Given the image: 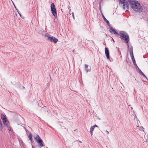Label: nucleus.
Returning a JSON list of instances; mask_svg holds the SVG:
<instances>
[{
    "instance_id": "31",
    "label": "nucleus",
    "mask_w": 148,
    "mask_h": 148,
    "mask_svg": "<svg viewBox=\"0 0 148 148\" xmlns=\"http://www.w3.org/2000/svg\"><path fill=\"white\" fill-rule=\"evenodd\" d=\"M120 52V54H121V53H120V52Z\"/></svg>"
},
{
    "instance_id": "26",
    "label": "nucleus",
    "mask_w": 148,
    "mask_h": 148,
    "mask_svg": "<svg viewBox=\"0 0 148 148\" xmlns=\"http://www.w3.org/2000/svg\"><path fill=\"white\" fill-rule=\"evenodd\" d=\"M16 10L18 13V12H19V11L18 10L16 9Z\"/></svg>"
},
{
    "instance_id": "11",
    "label": "nucleus",
    "mask_w": 148,
    "mask_h": 148,
    "mask_svg": "<svg viewBox=\"0 0 148 148\" xmlns=\"http://www.w3.org/2000/svg\"><path fill=\"white\" fill-rule=\"evenodd\" d=\"M136 83L137 85L142 86L143 84V82L142 80L140 79L139 81L136 80Z\"/></svg>"
},
{
    "instance_id": "29",
    "label": "nucleus",
    "mask_w": 148,
    "mask_h": 148,
    "mask_svg": "<svg viewBox=\"0 0 148 148\" xmlns=\"http://www.w3.org/2000/svg\"><path fill=\"white\" fill-rule=\"evenodd\" d=\"M79 142L80 143H82V142H81V141H79Z\"/></svg>"
},
{
    "instance_id": "25",
    "label": "nucleus",
    "mask_w": 148,
    "mask_h": 148,
    "mask_svg": "<svg viewBox=\"0 0 148 148\" xmlns=\"http://www.w3.org/2000/svg\"><path fill=\"white\" fill-rule=\"evenodd\" d=\"M18 14H19V15L20 16H21V17H22V16H21V13L19 12H18Z\"/></svg>"
},
{
    "instance_id": "24",
    "label": "nucleus",
    "mask_w": 148,
    "mask_h": 148,
    "mask_svg": "<svg viewBox=\"0 0 148 148\" xmlns=\"http://www.w3.org/2000/svg\"><path fill=\"white\" fill-rule=\"evenodd\" d=\"M12 3H13V5H14V8H15V9H16V6H15V5H14V3H13V2L12 1Z\"/></svg>"
},
{
    "instance_id": "2",
    "label": "nucleus",
    "mask_w": 148,
    "mask_h": 148,
    "mask_svg": "<svg viewBox=\"0 0 148 148\" xmlns=\"http://www.w3.org/2000/svg\"><path fill=\"white\" fill-rule=\"evenodd\" d=\"M119 35L122 41L126 43L127 46H130L131 45L130 43L129 42V36L127 32L124 31H120L119 33Z\"/></svg>"
},
{
    "instance_id": "22",
    "label": "nucleus",
    "mask_w": 148,
    "mask_h": 148,
    "mask_svg": "<svg viewBox=\"0 0 148 148\" xmlns=\"http://www.w3.org/2000/svg\"><path fill=\"white\" fill-rule=\"evenodd\" d=\"M93 126L95 128V127H97V126L96 125H94Z\"/></svg>"
},
{
    "instance_id": "4",
    "label": "nucleus",
    "mask_w": 148,
    "mask_h": 148,
    "mask_svg": "<svg viewBox=\"0 0 148 148\" xmlns=\"http://www.w3.org/2000/svg\"><path fill=\"white\" fill-rule=\"evenodd\" d=\"M34 139L38 143L39 145L41 147L45 146L44 143H43L42 140L41 139L38 134H37L36 137Z\"/></svg>"
},
{
    "instance_id": "14",
    "label": "nucleus",
    "mask_w": 148,
    "mask_h": 148,
    "mask_svg": "<svg viewBox=\"0 0 148 148\" xmlns=\"http://www.w3.org/2000/svg\"><path fill=\"white\" fill-rule=\"evenodd\" d=\"M1 118L3 120V121H6L7 120V119L5 117V116L3 114H1Z\"/></svg>"
},
{
    "instance_id": "28",
    "label": "nucleus",
    "mask_w": 148,
    "mask_h": 148,
    "mask_svg": "<svg viewBox=\"0 0 148 148\" xmlns=\"http://www.w3.org/2000/svg\"><path fill=\"white\" fill-rule=\"evenodd\" d=\"M118 51H119V48H118Z\"/></svg>"
},
{
    "instance_id": "20",
    "label": "nucleus",
    "mask_w": 148,
    "mask_h": 148,
    "mask_svg": "<svg viewBox=\"0 0 148 148\" xmlns=\"http://www.w3.org/2000/svg\"><path fill=\"white\" fill-rule=\"evenodd\" d=\"M71 14H72V16H73V18L74 19L75 17H74V13L73 12H72Z\"/></svg>"
},
{
    "instance_id": "10",
    "label": "nucleus",
    "mask_w": 148,
    "mask_h": 148,
    "mask_svg": "<svg viewBox=\"0 0 148 148\" xmlns=\"http://www.w3.org/2000/svg\"><path fill=\"white\" fill-rule=\"evenodd\" d=\"M51 13L53 15L55 18H57V12L56 9H51Z\"/></svg>"
},
{
    "instance_id": "15",
    "label": "nucleus",
    "mask_w": 148,
    "mask_h": 148,
    "mask_svg": "<svg viewBox=\"0 0 148 148\" xmlns=\"http://www.w3.org/2000/svg\"><path fill=\"white\" fill-rule=\"evenodd\" d=\"M94 129L95 128L93 126H92L90 128V133L91 136H92V135H93V132Z\"/></svg>"
},
{
    "instance_id": "8",
    "label": "nucleus",
    "mask_w": 148,
    "mask_h": 148,
    "mask_svg": "<svg viewBox=\"0 0 148 148\" xmlns=\"http://www.w3.org/2000/svg\"><path fill=\"white\" fill-rule=\"evenodd\" d=\"M109 31L112 34L119 35V33L116 30L112 27L110 28Z\"/></svg>"
},
{
    "instance_id": "17",
    "label": "nucleus",
    "mask_w": 148,
    "mask_h": 148,
    "mask_svg": "<svg viewBox=\"0 0 148 148\" xmlns=\"http://www.w3.org/2000/svg\"><path fill=\"white\" fill-rule=\"evenodd\" d=\"M28 137L29 138V139L30 140H31V142H32V134L31 133H29L28 135Z\"/></svg>"
},
{
    "instance_id": "27",
    "label": "nucleus",
    "mask_w": 148,
    "mask_h": 148,
    "mask_svg": "<svg viewBox=\"0 0 148 148\" xmlns=\"http://www.w3.org/2000/svg\"><path fill=\"white\" fill-rule=\"evenodd\" d=\"M1 124V120H0V124Z\"/></svg>"
},
{
    "instance_id": "30",
    "label": "nucleus",
    "mask_w": 148,
    "mask_h": 148,
    "mask_svg": "<svg viewBox=\"0 0 148 148\" xmlns=\"http://www.w3.org/2000/svg\"><path fill=\"white\" fill-rule=\"evenodd\" d=\"M107 132H108V133H109L107 131Z\"/></svg>"
},
{
    "instance_id": "19",
    "label": "nucleus",
    "mask_w": 148,
    "mask_h": 148,
    "mask_svg": "<svg viewBox=\"0 0 148 148\" xmlns=\"http://www.w3.org/2000/svg\"><path fill=\"white\" fill-rule=\"evenodd\" d=\"M3 127L1 124H0V130H2Z\"/></svg>"
},
{
    "instance_id": "18",
    "label": "nucleus",
    "mask_w": 148,
    "mask_h": 148,
    "mask_svg": "<svg viewBox=\"0 0 148 148\" xmlns=\"http://www.w3.org/2000/svg\"><path fill=\"white\" fill-rule=\"evenodd\" d=\"M51 9H55L56 8L53 3H52L51 5Z\"/></svg>"
},
{
    "instance_id": "5",
    "label": "nucleus",
    "mask_w": 148,
    "mask_h": 148,
    "mask_svg": "<svg viewBox=\"0 0 148 148\" xmlns=\"http://www.w3.org/2000/svg\"><path fill=\"white\" fill-rule=\"evenodd\" d=\"M3 122L4 126L8 128V130L9 131H10L11 130V128L9 121L7 119L6 121L4 120Z\"/></svg>"
},
{
    "instance_id": "13",
    "label": "nucleus",
    "mask_w": 148,
    "mask_h": 148,
    "mask_svg": "<svg viewBox=\"0 0 148 148\" xmlns=\"http://www.w3.org/2000/svg\"><path fill=\"white\" fill-rule=\"evenodd\" d=\"M88 66L87 64H85V70L86 71L88 72L89 71H90V67H88Z\"/></svg>"
},
{
    "instance_id": "6",
    "label": "nucleus",
    "mask_w": 148,
    "mask_h": 148,
    "mask_svg": "<svg viewBox=\"0 0 148 148\" xmlns=\"http://www.w3.org/2000/svg\"><path fill=\"white\" fill-rule=\"evenodd\" d=\"M105 54L106 56V57L109 60L110 59V54H109V51L108 48L106 47L105 48Z\"/></svg>"
},
{
    "instance_id": "16",
    "label": "nucleus",
    "mask_w": 148,
    "mask_h": 148,
    "mask_svg": "<svg viewBox=\"0 0 148 148\" xmlns=\"http://www.w3.org/2000/svg\"><path fill=\"white\" fill-rule=\"evenodd\" d=\"M102 17L104 20V21L108 23V24H109L110 23L109 22V21L102 14Z\"/></svg>"
},
{
    "instance_id": "23",
    "label": "nucleus",
    "mask_w": 148,
    "mask_h": 148,
    "mask_svg": "<svg viewBox=\"0 0 148 148\" xmlns=\"http://www.w3.org/2000/svg\"><path fill=\"white\" fill-rule=\"evenodd\" d=\"M55 21L56 22H57L58 21V19H57V18H55Z\"/></svg>"
},
{
    "instance_id": "21",
    "label": "nucleus",
    "mask_w": 148,
    "mask_h": 148,
    "mask_svg": "<svg viewBox=\"0 0 148 148\" xmlns=\"http://www.w3.org/2000/svg\"><path fill=\"white\" fill-rule=\"evenodd\" d=\"M133 64H134V65H136V66L137 67H138V66H137V64H136V62H135V63H133Z\"/></svg>"
},
{
    "instance_id": "1",
    "label": "nucleus",
    "mask_w": 148,
    "mask_h": 148,
    "mask_svg": "<svg viewBox=\"0 0 148 148\" xmlns=\"http://www.w3.org/2000/svg\"><path fill=\"white\" fill-rule=\"evenodd\" d=\"M130 5L134 10L139 13L141 12L143 10L142 7L138 2L135 0H127Z\"/></svg>"
},
{
    "instance_id": "7",
    "label": "nucleus",
    "mask_w": 148,
    "mask_h": 148,
    "mask_svg": "<svg viewBox=\"0 0 148 148\" xmlns=\"http://www.w3.org/2000/svg\"><path fill=\"white\" fill-rule=\"evenodd\" d=\"M48 40L51 42H53L54 43H56L58 41V39L54 37H48Z\"/></svg>"
},
{
    "instance_id": "12",
    "label": "nucleus",
    "mask_w": 148,
    "mask_h": 148,
    "mask_svg": "<svg viewBox=\"0 0 148 148\" xmlns=\"http://www.w3.org/2000/svg\"><path fill=\"white\" fill-rule=\"evenodd\" d=\"M137 69H138V71H139V73L140 74H141L142 75L143 77H144L146 78L147 79V78L146 77V76L142 72V71H141V70L138 67H137Z\"/></svg>"
},
{
    "instance_id": "3",
    "label": "nucleus",
    "mask_w": 148,
    "mask_h": 148,
    "mask_svg": "<svg viewBox=\"0 0 148 148\" xmlns=\"http://www.w3.org/2000/svg\"><path fill=\"white\" fill-rule=\"evenodd\" d=\"M119 4H123V9L125 8L127 9H129V3L127 0H119Z\"/></svg>"
},
{
    "instance_id": "9",
    "label": "nucleus",
    "mask_w": 148,
    "mask_h": 148,
    "mask_svg": "<svg viewBox=\"0 0 148 148\" xmlns=\"http://www.w3.org/2000/svg\"><path fill=\"white\" fill-rule=\"evenodd\" d=\"M130 54L132 58V60L133 63H135V60L134 59L133 54L132 47H131V48H130Z\"/></svg>"
}]
</instances>
